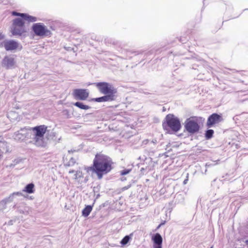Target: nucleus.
Returning a JSON list of instances; mask_svg holds the SVG:
<instances>
[{
    "instance_id": "f257e3e1",
    "label": "nucleus",
    "mask_w": 248,
    "mask_h": 248,
    "mask_svg": "<svg viewBox=\"0 0 248 248\" xmlns=\"http://www.w3.org/2000/svg\"><path fill=\"white\" fill-rule=\"evenodd\" d=\"M113 162L112 159L102 152L97 153L93 160V165L86 169L87 171H93L100 179L103 176L109 172L113 169Z\"/></svg>"
},
{
    "instance_id": "f03ea898",
    "label": "nucleus",
    "mask_w": 248,
    "mask_h": 248,
    "mask_svg": "<svg viewBox=\"0 0 248 248\" xmlns=\"http://www.w3.org/2000/svg\"><path fill=\"white\" fill-rule=\"evenodd\" d=\"M13 16H19L13 20L12 25L11 28V32L14 36H25L27 30L25 26V21L29 22H35L36 18L31 16L27 14L19 13L14 11L12 13Z\"/></svg>"
},
{
    "instance_id": "7ed1b4c3",
    "label": "nucleus",
    "mask_w": 248,
    "mask_h": 248,
    "mask_svg": "<svg viewBox=\"0 0 248 248\" xmlns=\"http://www.w3.org/2000/svg\"><path fill=\"white\" fill-rule=\"evenodd\" d=\"M94 85L99 91L105 95L95 98L92 101L97 102H111L114 101L116 98L117 90L111 84L106 82L95 83Z\"/></svg>"
},
{
    "instance_id": "20e7f679",
    "label": "nucleus",
    "mask_w": 248,
    "mask_h": 248,
    "mask_svg": "<svg viewBox=\"0 0 248 248\" xmlns=\"http://www.w3.org/2000/svg\"><path fill=\"white\" fill-rule=\"evenodd\" d=\"M162 126L165 130L170 129L171 131L176 132L181 128V124L179 119L173 114H169L162 123Z\"/></svg>"
},
{
    "instance_id": "39448f33",
    "label": "nucleus",
    "mask_w": 248,
    "mask_h": 248,
    "mask_svg": "<svg viewBox=\"0 0 248 248\" xmlns=\"http://www.w3.org/2000/svg\"><path fill=\"white\" fill-rule=\"evenodd\" d=\"M47 126L45 125L36 126L31 128L33 132V140L37 145H40L43 143L44 137L47 131Z\"/></svg>"
},
{
    "instance_id": "423d86ee",
    "label": "nucleus",
    "mask_w": 248,
    "mask_h": 248,
    "mask_svg": "<svg viewBox=\"0 0 248 248\" xmlns=\"http://www.w3.org/2000/svg\"><path fill=\"white\" fill-rule=\"evenodd\" d=\"M185 128L191 134L198 132L200 128L198 117L193 116L187 119L185 122Z\"/></svg>"
},
{
    "instance_id": "0eeeda50",
    "label": "nucleus",
    "mask_w": 248,
    "mask_h": 248,
    "mask_svg": "<svg viewBox=\"0 0 248 248\" xmlns=\"http://www.w3.org/2000/svg\"><path fill=\"white\" fill-rule=\"evenodd\" d=\"M32 30L36 35L40 37L50 36L51 31L44 24L41 23L34 24L32 26Z\"/></svg>"
},
{
    "instance_id": "6e6552de",
    "label": "nucleus",
    "mask_w": 248,
    "mask_h": 248,
    "mask_svg": "<svg viewBox=\"0 0 248 248\" xmlns=\"http://www.w3.org/2000/svg\"><path fill=\"white\" fill-rule=\"evenodd\" d=\"M223 121L221 114L214 113L211 114L207 119L206 125L208 127H211L219 124Z\"/></svg>"
},
{
    "instance_id": "1a4fd4ad",
    "label": "nucleus",
    "mask_w": 248,
    "mask_h": 248,
    "mask_svg": "<svg viewBox=\"0 0 248 248\" xmlns=\"http://www.w3.org/2000/svg\"><path fill=\"white\" fill-rule=\"evenodd\" d=\"M89 92L85 89H75L73 95L77 100H85L89 96Z\"/></svg>"
},
{
    "instance_id": "9d476101",
    "label": "nucleus",
    "mask_w": 248,
    "mask_h": 248,
    "mask_svg": "<svg viewBox=\"0 0 248 248\" xmlns=\"http://www.w3.org/2000/svg\"><path fill=\"white\" fill-rule=\"evenodd\" d=\"M18 43L14 40H8L4 42V46L6 50H13L17 48Z\"/></svg>"
},
{
    "instance_id": "9b49d317",
    "label": "nucleus",
    "mask_w": 248,
    "mask_h": 248,
    "mask_svg": "<svg viewBox=\"0 0 248 248\" xmlns=\"http://www.w3.org/2000/svg\"><path fill=\"white\" fill-rule=\"evenodd\" d=\"M2 65L7 68H10L14 66L15 64V58L11 56H5L2 61Z\"/></svg>"
},
{
    "instance_id": "f8f14e48",
    "label": "nucleus",
    "mask_w": 248,
    "mask_h": 248,
    "mask_svg": "<svg viewBox=\"0 0 248 248\" xmlns=\"http://www.w3.org/2000/svg\"><path fill=\"white\" fill-rule=\"evenodd\" d=\"M152 240L154 242V248H162V238L160 234L156 233Z\"/></svg>"
},
{
    "instance_id": "ddd939ff",
    "label": "nucleus",
    "mask_w": 248,
    "mask_h": 248,
    "mask_svg": "<svg viewBox=\"0 0 248 248\" xmlns=\"http://www.w3.org/2000/svg\"><path fill=\"white\" fill-rule=\"evenodd\" d=\"M34 185L33 183L28 184L23 190V191L30 194L34 193Z\"/></svg>"
},
{
    "instance_id": "4468645a",
    "label": "nucleus",
    "mask_w": 248,
    "mask_h": 248,
    "mask_svg": "<svg viewBox=\"0 0 248 248\" xmlns=\"http://www.w3.org/2000/svg\"><path fill=\"white\" fill-rule=\"evenodd\" d=\"M93 209V206L91 205L86 206L82 210V216L87 217H88Z\"/></svg>"
},
{
    "instance_id": "2eb2a0df",
    "label": "nucleus",
    "mask_w": 248,
    "mask_h": 248,
    "mask_svg": "<svg viewBox=\"0 0 248 248\" xmlns=\"http://www.w3.org/2000/svg\"><path fill=\"white\" fill-rule=\"evenodd\" d=\"M74 105L75 106H76L81 109H82L87 110V109L90 108V106H89L88 105H84L82 103L79 102H77L75 103L74 104Z\"/></svg>"
},
{
    "instance_id": "dca6fc26",
    "label": "nucleus",
    "mask_w": 248,
    "mask_h": 248,
    "mask_svg": "<svg viewBox=\"0 0 248 248\" xmlns=\"http://www.w3.org/2000/svg\"><path fill=\"white\" fill-rule=\"evenodd\" d=\"M214 134V131L212 129H209L206 131L205 133V137L207 139H211L213 135Z\"/></svg>"
},
{
    "instance_id": "f3484780",
    "label": "nucleus",
    "mask_w": 248,
    "mask_h": 248,
    "mask_svg": "<svg viewBox=\"0 0 248 248\" xmlns=\"http://www.w3.org/2000/svg\"><path fill=\"white\" fill-rule=\"evenodd\" d=\"M130 237L128 235L125 236L121 241V244L123 245H126L129 241Z\"/></svg>"
},
{
    "instance_id": "a211bd4d",
    "label": "nucleus",
    "mask_w": 248,
    "mask_h": 248,
    "mask_svg": "<svg viewBox=\"0 0 248 248\" xmlns=\"http://www.w3.org/2000/svg\"><path fill=\"white\" fill-rule=\"evenodd\" d=\"M82 172L79 170H78L76 171V173L75 174V179H77L78 178H80L82 177Z\"/></svg>"
},
{
    "instance_id": "6ab92c4d",
    "label": "nucleus",
    "mask_w": 248,
    "mask_h": 248,
    "mask_svg": "<svg viewBox=\"0 0 248 248\" xmlns=\"http://www.w3.org/2000/svg\"><path fill=\"white\" fill-rule=\"evenodd\" d=\"M131 169H125V170H122L121 172H120V174L121 175H125L126 174H127L128 173H129L130 171H131Z\"/></svg>"
},
{
    "instance_id": "aec40b11",
    "label": "nucleus",
    "mask_w": 248,
    "mask_h": 248,
    "mask_svg": "<svg viewBox=\"0 0 248 248\" xmlns=\"http://www.w3.org/2000/svg\"><path fill=\"white\" fill-rule=\"evenodd\" d=\"M188 180V173L187 174L186 178L184 181V184H186L187 182V181Z\"/></svg>"
},
{
    "instance_id": "412c9836",
    "label": "nucleus",
    "mask_w": 248,
    "mask_h": 248,
    "mask_svg": "<svg viewBox=\"0 0 248 248\" xmlns=\"http://www.w3.org/2000/svg\"><path fill=\"white\" fill-rule=\"evenodd\" d=\"M3 38L4 36L1 33H0V40L3 39Z\"/></svg>"
},
{
    "instance_id": "4be33fe9",
    "label": "nucleus",
    "mask_w": 248,
    "mask_h": 248,
    "mask_svg": "<svg viewBox=\"0 0 248 248\" xmlns=\"http://www.w3.org/2000/svg\"><path fill=\"white\" fill-rule=\"evenodd\" d=\"M74 172H76V171L74 170H70L69 171V173H74Z\"/></svg>"
},
{
    "instance_id": "5701e85b",
    "label": "nucleus",
    "mask_w": 248,
    "mask_h": 248,
    "mask_svg": "<svg viewBox=\"0 0 248 248\" xmlns=\"http://www.w3.org/2000/svg\"><path fill=\"white\" fill-rule=\"evenodd\" d=\"M16 195H18L20 194V193H19V192H17V193H16Z\"/></svg>"
},
{
    "instance_id": "b1692460",
    "label": "nucleus",
    "mask_w": 248,
    "mask_h": 248,
    "mask_svg": "<svg viewBox=\"0 0 248 248\" xmlns=\"http://www.w3.org/2000/svg\"><path fill=\"white\" fill-rule=\"evenodd\" d=\"M246 244H248V240H247V241H246Z\"/></svg>"
},
{
    "instance_id": "393cba45",
    "label": "nucleus",
    "mask_w": 248,
    "mask_h": 248,
    "mask_svg": "<svg viewBox=\"0 0 248 248\" xmlns=\"http://www.w3.org/2000/svg\"><path fill=\"white\" fill-rule=\"evenodd\" d=\"M162 224H160V225L158 226V228H159V227L161 226V225Z\"/></svg>"
}]
</instances>
